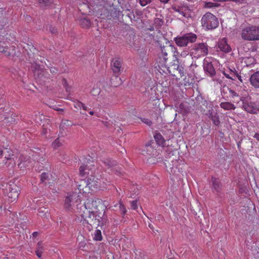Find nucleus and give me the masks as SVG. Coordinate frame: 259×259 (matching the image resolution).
<instances>
[{"label": "nucleus", "mask_w": 259, "mask_h": 259, "mask_svg": "<svg viewBox=\"0 0 259 259\" xmlns=\"http://www.w3.org/2000/svg\"><path fill=\"white\" fill-rule=\"evenodd\" d=\"M107 165L109 166H111L113 165V164L111 163V164H109V163H108Z\"/></svg>", "instance_id": "nucleus-63"}, {"label": "nucleus", "mask_w": 259, "mask_h": 259, "mask_svg": "<svg viewBox=\"0 0 259 259\" xmlns=\"http://www.w3.org/2000/svg\"><path fill=\"white\" fill-rule=\"evenodd\" d=\"M257 40H259V26H257Z\"/></svg>", "instance_id": "nucleus-50"}, {"label": "nucleus", "mask_w": 259, "mask_h": 259, "mask_svg": "<svg viewBox=\"0 0 259 259\" xmlns=\"http://www.w3.org/2000/svg\"><path fill=\"white\" fill-rule=\"evenodd\" d=\"M141 120L142 122H143L144 123H146V124L148 125L149 126H150L152 125V121L148 119V118H141Z\"/></svg>", "instance_id": "nucleus-43"}, {"label": "nucleus", "mask_w": 259, "mask_h": 259, "mask_svg": "<svg viewBox=\"0 0 259 259\" xmlns=\"http://www.w3.org/2000/svg\"><path fill=\"white\" fill-rule=\"evenodd\" d=\"M214 114H213V110H212V109H211V110H209L208 112V114H207V115H208V117H209V118H210V119H211V118H212V117H213V116H214Z\"/></svg>", "instance_id": "nucleus-47"}, {"label": "nucleus", "mask_w": 259, "mask_h": 259, "mask_svg": "<svg viewBox=\"0 0 259 259\" xmlns=\"http://www.w3.org/2000/svg\"><path fill=\"white\" fill-rule=\"evenodd\" d=\"M111 67L115 74L119 75L122 71V63L119 59H113L111 62Z\"/></svg>", "instance_id": "nucleus-10"}, {"label": "nucleus", "mask_w": 259, "mask_h": 259, "mask_svg": "<svg viewBox=\"0 0 259 259\" xmlns=\"http://www.w3.org/2000/svg\"><path fill=\"white\" fill-rule=\"evenodd\" d=\"M159 1H160L161 3H163L166 4V3H167L169 0H159Z\"/></svg>", "instance_id": "nucleus-54"}, {"label": "nucleus", "mask_w": 259, "mask_h": 259, "mask_svg": "<svg viewBox=\"0 0 259 259\" xmlns=\"http://www.w3.org/2000/svg\"><path fill=\"white\" fill-rule=\"evenodd\" d=\"M219 5L216 3L211 2H206L205 3L204 7L207 8H212L214 7H218Z\"/></svg>", "instance_id": "nucleus-38"}, {"label": "nucleus", "mask_w": 259, "mask_h": 259, "mask_svg": "<svg viewBox=\"0 0 259 259\" xmlns=\"http://www.w3.org/2000/svg\"><path fill=\"white\" fill-rule=\"evenodd\" d=\"M55 32H56L55 29L53 28V30H52V32L54 33H55Z\"/></svg>", "instance_id": "nucleus-62"}, {"label": "nucleus", "mask_w": 259, "mask_h": 259, "mask_svg": "<svg viewBox=\"0 0 259 259\" xmlns=\"http://www.w3.org/2000/svg\"><path fill=\"white\" fill-rule=\"evenodd\" d=\"M37 235H38V232H34L32 234L33 236L35 237H36L37 236Z\"/></svg>", "instance_id": "nucleus-55"}, {"label": "nucleus", "mask_w": 259, "mask_h": 259, "mask_svg": "<svg viewBox=\"0 0 259 259\" xmlns=\"http://www.w3.org/2000/svg\"><path fill=\"white\" fill-rule=\"evenodd\" d=\"M154 139L158 145L162 147L165 146V141L160 133L156 134L154 136Z\"/></svg>", "instance_id": "nucleus-20"}, {"label": "nucleus", "mask_w": 259, "mask_h": 259, "mask_svg": "<svg viewBox=\"0 0 259 259\" xmlns=\"http://www.w3.org/2000/svg\"><path fill=\"white\" fill-rule=\"evenodd\" d=\"M81 108H82V109H83V110H84V111H87V110H88V107H87V106H85L84 104H83V103H82V106H81Z\"/></svg>", "instance_id": "nucleus-52"}, {"label": "nucleus", "mask_w": 259, "mask_h": 259, "mask_svg": "<svg viewBox=\"0 0 259 259\" xmlns=\"http://www.w3.org/2000/svg\"><path fill=\"white\" fill-rule=\"evenodd\" d=\"M7 190L8 191L7 195L10 202H13L18 199L20 191L18 186L15 184H9L7 186Z\"/></svg>", "instance_id": "nucleus-8"}, {"label": "nucleus", "mask_w": 259, "mask_h": 259, "mask_svg": "<svg viewBox=\"0 0 259 259\" xmlns=\"http://www.w3.org/2000/svg\"><path fill=\"white\" fill-rule=\"evenodd\" d=\"M169 73L171 74L172 76L178 77V73L177 72H176V69H174V65L172 66L169 69H168Z\"/></svg>", "instance_id": "nucleus-40"}, {"label": "nucleus", "mask_w": 259, "mask_h": 259, "mask_svg": "<svg viewBox=\"0 0 259 259\" xmlns=\"http://www.w3.org/2000/svg\"><path fill=\"white\" fill-rule=\"evenodd\" d=\"M243 107L245 110L248 113H256L257 109L255 107L254 104L250 102L247 103H245L243 105Z\"/></svg>", "instance_id": "nucleus-17"}, {"label": "nucleus", "mask_w": 259, "mask_h": 259, "mask_svg": "<svg viewBox=\"0 0 259 259\" xmlns=\"http://www.w3.org/2000/svg\"><path fill=\"white\" fill-rule=\"evenodd\" d=\"M170 49V46L168 47H163L161 48V53L163 57V59L165 61H166L167 59V56L168 52H169V50Z\"/></svg>", "instance_id": "nucleus-29"}, {"label": "nucleus", "mask_w": 259, "mask_h": 259, "mask_svg": "<svg viewBox=\"0 0 259 259\" xmlns=\"http://www.w3.org/2000/svg\"><path fill=\"white\" fill-rule=\"evenodd\" d=\"M3 156V149L0 146V158Z\"/></svg>", "instance_id": "nucleus-51"}, {"label": "nucleus", "mask_w": 259, "mask_h": 259, "mask_svg": "<svg viewBox=\"0 0 259 259\" xmlns=\"http://www.w3.org/2000/svg\"><path fill=\"white\" fill-rule=\"evenodd\" d=\"M119 209L122 215H124L126 213V210L125 207L121 202H119Z\"/></svg>", "instance_id": "nucleus-39"}, {"label": "nucleus", "mask_w": 259, "mask_h": 259, "mask_svg": "<svg viewBox=\"0 0 259 259\" xmlns=\"http://www.w3.org/2000/svg\"><path fill=\"white\" fill-rule=\"evenodd\" d=\"M214 2H224L226 1H233L237 4H245L246 0H213Z\"/></svg>", "instance_id": "nucleus-35"}, {"label": "nucleus", "mask_w": 259, "mask_h": 259, "mask_svg": "<svg viewBox=\"0 0 259 259\" xmlns=\"http://www.w3.org/2000/svg\"><path fill=\"white\" fill-rule=\"evenodd\" d=\"M81 201L79 196L77 193H69L65 197L64 208L67 211H76L74 209L75 205L76 211L78 212V206L81 205Z\"/></svg>", "instance_id": "nucleus-2"}, {"label": "nucleus", "mask_w": 259, "mask_h": 259, "mask_svg": "<svg viewBox=\"0 0 259 259\" xmlns=\"http://www.w3.org/2000/svg\"><path fill=\"white\" fill-rule=\"evenodd\" d=\"M19 160L20 163H18V165L21 168L29 166L28 164L30 162L29 158H27L26 159V157H24L23 155H21L19 158Z\"/></svg>", "instance_id": "nucleus-21"}, {"label": "nucleus", "mask_w": 259, "mask_h": 259, "mask_svg": "<svg viewBox=\"0 0 259 259\" xmlns=\"http://www.w3.org/2000/svg\"><path fill=\"white\" fill-rule=\"evenodd\" d=\"M28 55L29 56V57L31 58V54L29 52H28Z\"/></svg>", "instance_id": "nucleus-64"}, {"label": "nucleus", "mask_w": 259, "mask_h": 259, "mask_svg": "<svg viewBox=\"0 0 259 259\" xmlns=\"http://www.w3.org/2000/svg\"><path fill=\"white\" fill-rule=\"evenodd\" d=\"M63 84H64L65 85H66V83H67V81L66 79H63Z\"/></svg>", "instance_id": "nucleus-60"}, {"label": "nucleus", "mask_w": 259, "mask_h": 259, "mask_svg": "<svg viewBox=\"0 0 259 259\" xmlns=\"http://www.w3.org/2000/svg\"><path fill=\"white\" fill-rule=\"evenodd\" d=\"M95 169L94 162L92 161H84L82 165L80 166L79 174L81 176L89 175L87 180H81L78 186V189L80 193H89L90 190L94 188L101 189L102 186L100 185V181L95 177L93 174V169Z\"/></svg>", "instance_id": "nucleus-1"}, {"label": "nucleus", "mask_w": 259, "mask_h": 259, "mask_svg": "<svg viewBox=\"0 0 259 259\" xmlns=\"http://www.w3.org/2000/svg\"><path fill=\"white\" fill-rule=\"evenodd\" d=\"M81 210V209H80L79 211H77L80 213L81 217L87 222L88 224L91 226L99 225L100 222L99 218L101 219V217L99 216L97 217V215L95 214V213H96V212L90 210L84 209L82 210V212Z\"/></svg>", "instance_id": "nucleus-5"}, {"label": "nucleus", "mask_w": 259, "mask_h": 259, "mask_svg": "<svg viewBox=\"0 0 259 259\" xmlns=\"http://www.w3.org/2000/svg\"><path fill=\"white\" fill-rule=\"evenodd\" d=\"M94 239L97 241H101L102 239L101 231L100 230H96Z\"/></svg>", "instance_id": "nucleus-32"}, {"label": "nucleus", "mask_w": 259, "mask_h": 259, "mask_svg": "<svg viewBox=\"0 0 259 259\" xmlns=\"http://www.w3.org/2000/svg\"><path fill=\"white\" fill-rule=\"evenodd\" d=\"M118 75H119L115 74L111 77L110 80L111 86L116 87L121 84L122 80Z\"/></svg>", "instance_id": "nucleus-18"}, {"label": "nucleus", "mask_w": 259, "mask_h": 259, "mask_svg": "<svg viewBox=\"0 0 259 259\" xmlns=\"http://www.w3.org/2000/svg\"><path fill=\"white\" fill-rule=\"evenodd\" d=\"M257 26L248 24L241 28L240 36L242 39L247 41L257 40Z\"/></svg>", "instance_id": "nucleus-4"}, {"label": "nucleus", "mask_w": 259, "mask_h": 259, "mask_svg": "<svg viewBox=\"0 0 259 259\" xmlns=\"http://www.w3.org/2000/svg\"><path fill=\"white\" fill-rule=\"evenodd\" d=\"M174 69H176L178 73V77H182L184 75L183 68L179 65H174Z\"/></svg>", "instance_id": "nucleus-30"}, {"label": "nucleus", "mask_w": 259, "mask_h": 259, "mask_svg": "<svg viewBox=\"0 0 259 259\" xmlns=\"http://www.w3.org/2000/svg\"><path fill=\"white\" fill-rule=\"evenodd\" d=\"M89 114L91 115H93L94 114V112L92 111H91L89 112Z\"/></svg>", "instance_id": "nucleus-61"}, {"label": "nucleus", "mask_w": 259, "mask_h": 259, "mask_svg": "<svg viewBox=\"0 0 259 259\" xmlns=\"http://www.w3.org/2000/svg\"><path fill=\"white\" fill-rule=\"evenodd\" d=\"M51 175L48 172H44L41 175L40 180L42 182H46Z\"/></svg>", "instance_id": "nucleus-36"}, {"label": "nucleus", "mask_w": 259, "mask_h": 259, "mask_svg": "<svg viewBox=\"0 0 259 259\" xmlns=\"http://www.w3.org/2000/svg\"><path fill=\"white\" fill-rule=\"evenodd\" d=\"M83 209L90 210L96 212L100 209H104L102 200L97 199L96 200L87 199L82 206Z\"/></svg>", "instance_id": "nucleus-6"}, {"label": "nucleus", "mask_w": 259, "mask_h": 259, "mask_svg": "<svg viewBox=\"0 0 259 259\" xmlns=\"http://www.w3.org/2000/svg\"><path fill=\"white\" fill-rule=\"evenodd\" d=\"M251 84L255 88L259 89V71L251 75L249 78Z\"/></svg>", "instance_id": "nucleus-15"}, {"label": "nucleus", "mask_w": 259, "mask_h": 259, "mask_svg": "<svg viewBox=\"0 0 259 259\" xmlns=\"http://www.w3.org/2000/svg\"><path fill=\"white\" fill-rule=\"evenodd\" d=\"M218 46L221 51L225 53H228L231 50V48L228 45L227 39L225 38H223L219 41Z\"/></svg>", "instance_id": "nucleus-13"}, {"label": "nucleus", "mask_w": 259, "mask_h": 259, "mask_svg": "<svg viewBox=\"0 0 259 259\" xmlns=\"http://www.w3.org/2000/svg\"><path fill=\"white\" fill-rule=\"evenodd\" d=\"M55 110L58 111H63V109L62 108H56Z\"/></svg>", "instance_id": "nucleus-59"}, {"label": "nucleus", "mask_w": 259, "mask_h": 259, "mask_svg": "<svg viewBox=\"0 0 259 259\" xmlns=\"http://www.w3.org/2000/svg\"><path fill=\"white\" fill-rule=\"evenodd\" d=\"M131 208L134 210H136L138 208L137 200H134L131 202Z\"/></svg>", "instance_id": "nucleus-45"}, {"label": "nucleus", "mask_w": 259, "mask_h": 259, "mask_svg": "<svg viewBox=\"0 0 259 259\" xmlns=\"http://www.w3.org/2000/svg\"><path fill=\"white\" fill-rule=\"evenodd\" d=\"M202 26L206 30H212L218 27L219 22L217 17L211 13H206L201 18Z\"/></svg>", "instance_id": "nucleus-3"}, {"label": "nucleus", "mask_w": 259, "mask_h": 259, "mask_svg": "<svg viewBox=\"0 0 259 259\" xmlns=\"http://www.w3.org/2000/svg\"><path fill=\"white\" fill-rule=\"evenodd\" d=\"M3 156H4L3 163L7 165L8 167H11V168L15 166V157L12 150L6 148L5 151L3 150Z\"/></svg>", "instance_id": "nucleus-9"}, {"label": "nucleus", "mask_w": 259, "mask_h": 259, "mask_svg": "<svg viewBox=\"0 0 259 259\" xmlns=\"http://www.w3.org/2000/svg\"><path fill=\"white\" fill-rule=\"evenodd\" d=\"M5 45V42H0V53H3L8 56L15 54V47L14 46L8 47Z\"/></svg>", "instance_id": "nucleus-11"}, {"label": "nucleus", "mask_w": 259, "mask_h": 259, "mask_svg": "<svg viewBox=\"0 0 259 259\" xmlns=\"http://www.w3.org/2000/svg\"><path fill=\"white\" fill-rule=\"evenodd\" d=\"M62 144L60 139L58 138L56 139L52 143V146L54 149H57Z\"/></svg>", "instance_id": "nucleus-33"}, {"label": "nucleus", "mask_w": 259, "mask_h": 259, "mask_svg": "<svg viewBox=\"0 0 259 259\" xmlns=\"http://www.w3.org/2000/svg\"><path fill=\"white\" fill-rule=\"evenodd\" d=\"M220 107L226 110H235V106L231 102H222L220 104Z\"/></svg>", "instance_id": "nucleus-23"}, {"label": "nucleus", "mask_w": 259, "mask_h": 259, "mask_svg": "<svg viewBox=\"0 0 259 259\" xmlns=\"http://www.w3.org/2000/svg\"><path fill=\"white\" fill-rule=\"evenodd\" d=\"M27 46L28 49L30 50L33 56H34V54H35L37 52V50L33 46H29L28 45H27Z\"/></svg>", "instance_id": "nucleus-42"}, {"label": "nucleus", "mask_w": 259, "mask_h": 259, "mask_svg": "<svg viewBox=\"0 0 259 259\" xmlns=\"http://www.w3.org/2000/svg\"><path fill=\"white\" fill-rule=\"evenodd\" d=\"M46 133H47V130H45V129H44V130H43V131H42V133H41V134H42V135H46Z\"/></svg>", "instance_id": "nucleus-58"}, {"label": "nucleus", "mask_w": 259, "mask_h": 259, "mask_svg": "<svg viewBox=\"0 0 259 259\" xmlns=\"http://www.w3.org/2000/svg\"><path fill=\"white\" fill-rule=\"evenodd\" d=\"M146 150L147 154L149 156L154 157L157 155V151L151 145H146Z\"/></svg>", "instance_id": "nucleus-25"}, {"label": "nucleus", "mask_w": 259, "mask_h": 259, "mask_svg": "<svg viewBox=\"0 0 259 259\" xmlns=\"http://www.w3.org/2000/svg\"><path fill=\"white\" fill-rule=\"evenodd\" d=\"M38 2L42 6H48L53 3V0H38Z\"/></svg>", "instance_id": "nucleus-37"}, {"label": "nucleus", "mask_w": 259, "mask_h": 259, "mask_svg": "<svg viewBox=\"0 0 259 259\" xmlns=\"http://www.w3.org/2000/svg\"><path fill=\"white\" fill-rule=\"evenodd\" d=\"M225 75L228 78L231 79H234L232 77H230L229 75H227L226 74H225Z\"/></svg>", "instance_id": "nucleus-57"}, {"label": "nucleus", "mask_w": 259, "mask_h": 259, "mask_svg": "<svg viewBox=\"0 0 259 259\" xmlns=\"http://www.w3.org/2000/svg\"><path fill=\"white\" fill-rule=\"evenodd\" d=\"M31 69L33 71L34 76L42 79V77L44 76V70L41 66L36 63L32 64Z\"/></svg>", "instance_id": "nucleus-12"}, {"label": "nucleus", "mask_w": 259, "mask_h": 259, "mask_svg": "<svg viewBox=\"0 0 259 259\" xmlns=\"http://www.w3.org/2000/svg\"><path fill=\"white\" fill-rule=\"evenodd\" d=\"M190 53L191 56L196 58L204 57L208 54V46L204 43L195 44L191 49Z\"/></svg>", "instance_id": "nucleus-7"}, {"label": "nucleus", "mask_w": 259, "mask_h": 259, "mask_svg": "<svg viewBox=\"0 0 259 259\" xmlns=\"http://www.w3.org/2000/svg\"><path fill=\"white\" fill-rule=\"evenodd\" d=\"M81 106H82V102L77 100L74 102V107L75 108L77 109H80L81 108Z\"/></svg>", "instance_id": "nucleus-41"}, {"label": "nucleus", "mask_w": 259, "mask_h": 259, "mask_svg": "<svg viewBox=\"0 0 259 259\" xmlns=\"http://www.w3.org/2000/svg\"><path fill=\"white\" fill-rule=\"evenodd\" d=\"M186 41H187V45L189 43H193L196 41L197 36L193 33H188L183 35Z\"/></svg>", "instance_id": "nucleus-19"}, {"label": "nucleus", "mask_w": 259, "mask_h": 259, "mask_svg": "<svg viewBox=\"0 0 259 259\" xmlns=\"http://www.w3.org/2000/svg\"><path fill=\"white\" fill-rule=\"evenodd\" d=\"M80 24L82 27L88 28L91 26V23L89 19L83 18L80 20Z\"/></svg>", "instance_id": "nucleus-28"}, {"label": "nucleus", "mask_w": 259, "mask_h": 259, "mask_svg": "<svg viewBox=\"0 0 259 259\" xmlns=\"http://www.w3.org/2000/svg\"><path fill=\"white\" fill-rule=\"evenodd\" d=\"M44 244L41 242H39L37 243V246L35 251L36 255L40 258L41 256L42 253L44 250Z\"/></svg>", "instance_id": "nucleus-26"}, {"label": "nucleus", "mask_w": 259, "mask_h": 259, "mask_svg": "<svg viewBox=\"0 0 259 259\" xmlns=\"http://www.w3.org/2000/svg\"><path fill=\"white\" fill-rule=\"evenodd\" d=\"M211 119L214 125L218 126L220 124L219 116L217 114V113H215L214 114V116L212 117Z\"/></svg>", "instance_id": "nucleus-31"}, {"label": "nucleus", "mask_w": 259, "mask_h": 259, "mask_svg": "<svg viewBox=\"0 0 259 259\" xmlns=\"http://www.w3.org/2000/svg\"><path fill=\"white\" fill-rule=\"evenodd\" d=\"M100 89L98 87H94L91 92V93L93 96H97L100 93Z\"/></svg>", "instance_id": "nucleus-34"}, {"label": "nucleus", "mask_w": 259, "mask_h": 259, "mask_svg": "<svg viewBox=\"0 0 259 259\" xmlns=\"http://www.w3.org/2000/svg\"><path fill=\"white\" fill-rule=\"evenodd\" d=\"M175 41L176 44L179 47H182L187 46V41H186L184 35L175 38Z\"/></svg>", "instance_id": "nucleus-22"}, {"label": "nucleus", "mask_w": 259, "mask_h": 259, "mask_svg": "<svg viewBox=\"0 0 259 259\" xmlns=\"http://www.w3.org/2000/svg\"><path fill=\"white\" fill-rule=\"evenodd\" d=\"M39 215L40 216L44 215L45 212L44 210H41V208H39L38 210Z\"/></svg>", "instance_id": "nucleus-48"}, {"label": "nucleus", "mask_w": 259, "mask_h": 259, "mask_svg": "<svg viewBox=\"0 0 259 259\" xmlns=\"http://www.w3.org/2000/svg\"><path fill=\"white\" fill-rule=\"evenodd\" d=\"M140 5L144 7L151 3V0H140Z\"/></svg>", "instance_id": "nucleus-44"}, {"label": "nucleus", "mask_w": 259, "mask_h": 259, "mask_svg": "<svg viewBox=\"0 0 259 259\" xmlns=\"http://www.w3.org/2000/svg\"><path fill=\"white\" fill-rule=\"evenodd\" d=\"M253 137L254 138L256 139V140L257 141H258L259 142V134L258 133H255Z\"/></svg>", "instance_id": "nucleus-49"}, {"label": "nucleus", "mask_w": 259, "mask_h": 259, "mask_svg": "<svg viewBox=\"0 0 259 259\" xmlns=\"http://www.w3.org/2000/svg\"><path fill=\"white\" fill-rule=\"evenodd\" d=\"M50 70L52 74L56 73L58 71V69L56 67H51Z\"/></svg>", "instance_id": "nucleus-46"}, {"label": "nucleus", "mask_w": 259, "mask_h": 259, "mask_svg": "<svg viewBox=\"0 0 259 259\" xmlns=\"http://www.w3.org/2000/svg\"><path fill=\"white\" fill-rule=\"evenodd\" d=\"M204 70L210 76L212 77L215 74V69L211 62L205 61L204 63Z\"/></svg>", "instance_id": "nucleus-14"}, {"label": "nucleus", "mask_w": 259, "mask_h": 259, "mask_svg": "<svg viewBox=\"0 0 259 259\" xmlns=\"http://www.w3.org/2000/svg\"><path fill=\"white\" fill-rule=\"evenodd\" d=\"M237 77L238 78V79L241 81V82H242V79H241V77L240 75H239L238 74H237L236 75Z\"/></svg>", "instance_id": "nucleus-56"}, {"label": "nucleus", "mask_w": 259, "mask_h": 259, "mask_svg": "<svg viewBox=\"0 0 259 259\" xmlns=\"http://www.w3.org/2000/svg\"><path fill=\"white\" fill-rule=\"evenodd\" d=\"M211 181L212 183L213 188L216 191L219 192L221 190V182L215 178H212Z\"/></svg>", "instance_id": "nucleus-27"}, {"label": "nucleus", "mask_w": 259, "mask_h": 259, "mask_svg": "<svg viewBox=\"0 0 259 259\" xmlns=\"http://www.w3.org/2000/svg\"><path fill=\"white\" fill-rule=\"evenodd\" d=\"M227 90L228 91L229 97L232 99V101L234 103H238L241 100V98L238 93L229 88H227Z\"/></svg>", "instance_id": "nucleus-16"}, {"label": "nucleus", "mask_w": 259, "mask_h": 259, "mask_svg": "<svg viewBox=\"0 0 259 259\" xmlns=\"http://www.w3.org/2000/svg\"><path fill=\"white\" fill-rule=\"evenodd\" d=\"M3 109V107H1L0 108V110H2V111H0V114L2 115L3 116H5V115L4 114H3L2 112H4V110H3L2 109Z\"/></svg>", "instance_id": "nucleus-53"}, {"label": "nucleus", "mask_w": 259, "mask_h": 259, "mask_svg": "<svg viewBox=\"0 0 259 259\" xmlns=\"http://www.w3.org/2000/svg\"><path fill=\"white\" fill-rule=\"evenodd\" d=\"M173 10L183 17H187L188 12V9L186 7H173Z\"/></svg>", "instance_id": "nucleus-24"}]
</instances>
